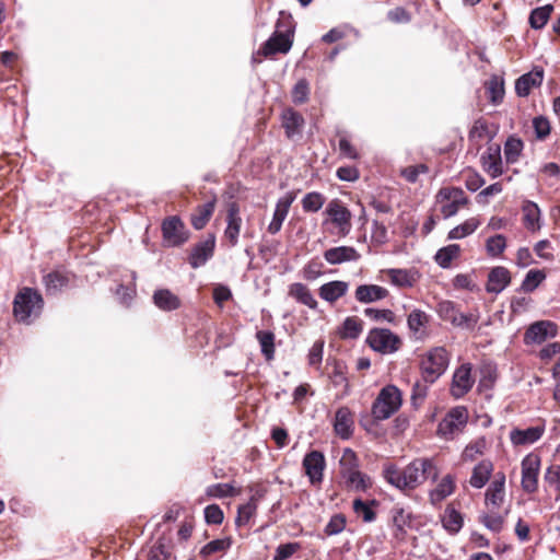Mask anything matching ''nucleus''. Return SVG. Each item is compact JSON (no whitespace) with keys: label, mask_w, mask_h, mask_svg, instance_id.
<instances>
[{"label":"nucleus","mask_w":560,"mask_h":560,"mask_svg":"<svg viewBox=\"0 0 560 560\" xmlns=\"http://www.w3.org/2000/svg\"><path fill=\"white\" fill-rule=\"evenodd\" d=\"M439 474L432 458H417L402 469L388 465L383 470L386 481L399 490H413L428 479L436 480Z\"/></svg>","instance_id":"f257e3e1"},{"label":"nucleus","mask_w":560,"mask_h":560,"mask_svg":"<svg viewBox=\"0 0 560 560\" xmlns=\"http://www.w3.org/2000/svg\"><path fill=\"white\" fill-rule=\"evenodd\" d=\"M339 465L340 475L345 479L348 488L357 491H365L372 486L371 478L359 470V459L351 448H346L342 452Z\"/></svg>","instance_id":"f03ea898"},{"label":"nucleus","mask_w":560,"mask_h":560,"mask_svg":"<svg viewBox=\"0 0 560 560\" xmlns=\"http://www.w3.org/2000/svg\"><path fill=\"white\" fill-rule=\"evenodd\" d=\"M43 305L44 301L38 291L23 288L14 298L13 314L18 320L27 323L40 314Z\"/></svg>","instance_id":"7ed1b4c3"},{"label":"nucleus","mask_w":560,"mask_h":560,"mask_svg":"<svg viewBox=\"0 0 560 560\" xmlns=\"http://www.w3.org/2000/svg\"><path fill=\"white\" fill-rule=\"evenodd\" d=\"M400 390L394 385H387L381 389L372 405V416L376 421L390 418L401 406Z\"/></svg>","instance_id":"20e7f679"},{"label":"nucleus","mask_w":560,"mask_h":560,"mask_svg":"<svg viewBox=\"0 0 560 560\" xmlns=\"http://www.w3.org/2000/svg\"><path fill=\"white\" fill-rule=\"evenodd\" d=\"M448 352L444 347H434L422 355L420 369L427 383H434L447 369Z\"/></svg>","instance_id":"39448f33"},{"label":"nucleus","mask_w":560,"mask_h":560,"mask_svg":"<svg viewBox=\"0 0 560 560\" xmlns=\"http://www.w3.org/2000/svg\"><path fill=\"white\" fill-rule=\"evenodd\" d=\"M292 37L289 16L281 13L276 32L261 48L262 55L268 57L275 54H287L292 47Z\"/></svg>","instance_id":"423d86ee"},{"label":"nucleus","mask_w":560,"mask_h":560,"mask_svg":"<svg viewBox=\"0 0 560 560\" xmlns=\"http://www.w3.org/2000/svg\"><path fill=\"white\" fill-rule=\"evenodd\" d=\"M365 341L372 350L381 354L395 353L402 346L401 338L387 328L371 329Z\"/></svg>","instance_id":"0eeeda50"},{"label":"nucleus","mask_w":560,"mask_h":560,"mask_svg":"<svg viewBox=\"0 0 560 560\" xmlns=\"http://www.w3.org/2000/svg\"><path fill=\"white\" fill-rule=\"evenodd\" d=\"M435 198L445 219L455 215L462 207L468 205V198L458 187H443L438 191Z\"/></svg>","instance_id":"6e6552de"},{"label":"nucleus","mask_w":560,"mask_h":560,"mask_svg":"<svg viewBox=\"0 0 560 560\" xmlns=\"http://www.w3.org/2000/svg\"><path fill=\"white\" fill-rule=\"evenodd\" d=\"M467 420V409L462 406L455 407L451 409L439 423L438 434L445 440H452L463 431Z\"/></svg>","instance_id":"1a4fd4ad"},{"label":"nucleus","mask_w":560,"mask_h":560,"mask_svg":"<svg viewBox=\"0 0 560 560\" xmlns=\"http://www.w3.org/2000/svg\"><path fill=\"white\" fill-rule=\"evenodd\" d=\"M325 214L328 217V221L337 229L338 235L345 237L350 233L352 214L340 200H331L325 209Z\"/></svg>","instance_id":"9d476101"},{"label":"nucleus","mask_w":560,"mask_h":560,"mask_svg":"<svg viewBox=\"0 0 560 560\" xmlns=\"http://www.w3.org/2000/svg\"><path fill=\"white\" fill-rule=\"evenodd\" d=\"M438 312L443 320L460 328L471 329L478 322V316L474 313H462L455 304L450 301H443L439 304Z\"/></svg>","instance_id":"9b49d317"},{"label":"nucleus","mask_w":560,"mask_h":560,"mask_svg":"<svg viewBox=\"0 0 560 560\" xmlns=\"http://www.w3.org/2000/svg\"><path fill=\"white\" fill-rule=\"evenodd\" d=\"M558 325L551 320H537L530 324L524 334V343L541 345L548 339H552L558 335Z\"/></svg>","instance_id":"f8f14e48"},{"label":"nucleus","mask_w":560,"mask_h":560,"mask_svg":"<svg viewBox=\"0 0 560 560\" xmlns=\"http://www.w3.org/2000/svg\"><path fill=\"white\" fill-rule=\"evenodd\" d=\"M163 240L167 246H180L189 238L184 222L178 217L166 218L162 223Z\"/></svg>","instance_id":"ddd939ff"},{"label":"nucleus","mask_w":560,"mask_h":560,"mask_svg":"<svg viewBox=\"0 0 560 560\" xmlns=\"http://www.w3.org/2000/svg\"><path fill=\"white\" fill-rule=\"evenodd\" d=\"M540 457L536 454H528L522 460V487L526 492H535L538 483Z\"/></svg>","instance_id":"4468645a"},{"label":"nucleus","mask_w":560,"mask_h":560,"mask_svg":"<svg viewBox=\"0 0 560 560\" xmlns=\"http://www.w3.org/2000/svg\"><path fill=\"white\" fill-rule=\"evenodd\" d=\"M326 460L323 453L312 451L303 458V468L312 485H319L324 478Z\"/></svg>","instance_id":"2eb2a0df"},{"label":"nucleus","mask_w":560,"mask_h":560,"mask_svg":"<svg viewBox=\"0 0 560 560\" xmlns=\"http://www.w3.org/2000/svg\"><path fill=\"white\" fill-rule=\"evenodd\" d=\"M475 384V378L471 375V365L469 363L462 364L453 374L451 394L455 398L465 396Z\"/></svg>","instance_id":"dca6fc26"},{"label":"nucleus","mask_w":560,"mask_h":560,"mask_svg":"<svg viewBox=\"0 0 560 560\" xmlns=\"http://www.w3.org/2000/svg\"><path fill=\"white\" fill-rule=\"evenodd\" d=\"M214 247L215 236L210 234L205 241L199 242L191 248L188 257L189 265L194 269L203 266L213 256Z\"/></svg>","instance_id":"f3484780"},{"label":"nucleus","mask_w":560,"mask_h":560,"mask_svg":"<svg viewBox=\"0 0 560 560\" xmlns=\"http://www.w3.org/2000/svg\"><path fill=\"white\" fill-rule=\"evenodd\" d=\"M241 228L242 218L240 215V208L236 202H232L228 208L226 228L224 230V238L228 240L231 247L237 245Z\"/></svg>","instance_id":"a211bd4d"},{"label":"nucleus","mask_w":560,"mask_h":560,"mask_svg":"<svg viewBox=\"0 0 560 560\" xmlns=\"http://www.w3.org/2000/svg\"><path fill=\"white\" fill-rule=\"evenodd\" d=\"M505 498V476L498 472L486 491L487 509L498 510L502 506Z\"/></svg>","instance_id":"6ab92c4d"},{"label":"nucleus","mask_w":560,"mask_h":560,"mask_svg":"<svg viewBox=\"0 0 560 560\" xmlns=\"http://www.w3.org/2000/svg\"><path fill=\"white\" fill-rule=\"evenodd\" d=\"M295 197L294 192H287L277 201L272 220L267 229L270 234H277L281 230L282 223L285 220Z\"/></svg>","instance_id":"aec40b11"},{"label":"nucleus","mask_w":560,"mask_h":560,"mask_svg":"<svg viewBox=\"0 0 560 560\" xmlns=\"http://www.w3.org/2000/svg\"><path fill=\"white\" fill-rule=\"evenodd\" d=\"M353 429L354 418L352 411L346 406L338 408L334 420L336 434L342 440H348L352 435Z\"/></svg>","instance_id":"412c9836"},{"label":"nucleus","mask_w":560,"mask_h":560,"mask_svg":"<svg viewBox=\"0 0 560 560\" xmlns=\"http://www.w3.org/2000/svg\"><path fill=\"white\" fill-rule=\"evenodd\" d=\"M481 166L483 171L492 178H497L503 174V165L501 159V150L499 145H490L481 155Z\"/></svg>","instance_id":"4be33fe9"},{"label":"nucleus","mask_w":560,"mask_h":560,"mask_svg":"<svg viewBox=\"0 0 560 560\" xmlns=\"http://www.w3.org/2000/svg\"><path fill=\"white\" fill-rule=\"evenodd\" d=\"M544 433V425H535L525 429L515 428L510 432V440L514 446H526L540 440Z\"/></svg>","instance_id":"5701e85b"},{"label":"nucleus","mask_w":560,"mask_h":560,"mask_svg":"<svg viewBox=\"0 0 560 560\" xmlns=\"http://www.w3.org/2000/svg\"><path fill=\"white\" fill-rule=\"evenodd\" d=\"M544 80V70L535 68L533 71L523 74L515 82V92L521 97L529 95L532 89L540 86Z\"/></svg>","instance_id":"b1692460"},{"label":"nucleus","mask_w":560,"mask_h":560,"mask_svg":"<svg viewBox=\"0 0 560 560\" xmlns=\"http://www.w3.org/2000/svg\"><path fill=\"white\" fill-rule=\"evenodd\" d=\"M511 283V273L508 268L497 266L488 275L486 290L489 293L498 294Z\"/></svg>","instance_id":"393cba45"},{"label":"nucleus","mask_w":560,"mask_h":560,"mask_svg":"<svg viewBox=\"0 0 560 560\" xmlns=\"http://www.w3.org/2000/svg\"><path fill=\"white\" fill-rule=\"evenodd\" d=\"M456 489L455 477L445 475L438 485L430 491L429 499L433 505L441 504L446 498L452 495Z\"/></svg>","instance_id":"a878e982"},{"label":"nucleus","mask_w":560,"mask_h":560,"mask_svg":"<svg viewBox=\"0 0 560 560\" xmlns=\"http://www.w3.org/2000/svg\"><path fill=\"white\" fill-rule=\"evenodd\" d=\"M387 289L377 284H361L355 289L354 298L360 303H373L388 296Z\"/></svg>","instance_id":"bb28decb"},{"label":"nucleus","mask_w":560,"mask_h":560,"mask_svg":"<svg viewBox=\"0 0 560 560\" xmlns=\"http://www.w3.org/2000/svg\"><path fill=\"white\" fill-rule=\"evenodd\" d=\"M324 258L330 265H339L347 261L359 260L360 254L354 247L338 246L325 250Z\"/></svg>","instance_id":"cd10ccee"},{"label":"nucleus","mask_w":560,"mask_h":560,"mask_svg":"<svg viewBox=\"0 0 560 560\" xmlns=\"http://www.w3.org/2000/svg\"><path fill=\"white\" fill-rule=\"evenodd\" d=\"M430 322V316L422 310H412L407 317L408 329L417 339L427 337V327Z\"/></svg>","instance_id":"c85d7f7f"},{"label":"nucleus","mask_w":560,"mask_h":560,"mask_svg":"<svg viewBox=\"0 0 560 560\" xmlns=\"http://www.w3.org/2000/svg\"><path fill=\"white\" fill-rule=\"evenodd\" d=\"M348 290V282L341 280H334L320 285L318 289V294L320 299L332 304L342 296H345Z\"/></svg>","instance_id":"c756f323"},{"label":"nucleus","mask_w":560,"mask_h":560,"mask_svg":"<svg viewBox=\"0 0 560 560\" xmlns=\"http://www.w3.org/2000/svg\"><path fill=\"white\" fill-rule=\"evenodd\" d=\"M524 226L530 232H537L541 229V211L534 201L526 200L522 206Z\"/></svg>","instance_id":"7c9ffc66"},{"label":"nucleus","mask_w":560,"mask_h":560,"mask_svg":"<svg viewBox=\"0 0 560 560\" xmlns=\"http://www.w3.org/2000/svg\"><path fill=\"white\" fill-rule=\"evenodd\" d=\"M493 472V463L489 459L479 462L471 471L469 485L475 489L483 488Z\"/></svg>","instance_id":"2f4dec72"},{"label":"nucleus","mask_w":560,"mask_h":560,"mask_svg":"<svg viewBox=\"0 0 560 560\" xmlns=\"http://www.w3.org/2000/svg\"><path fill=\"white\" fill-rule=\"evenodd\" d=\"M304 126V118L292 108H287L282 113V127L288 138L300 136Z\"/></svg>","instance_id":"473e14b6"},{"label":"nucleus","mask_w":560,"mask_h":560,"mask_svg":"<svg viewBox=\"0 0 560 560\" xmlns=\"http://www.w3.org/2000/svg\"><path fill=\"white\" fill-rule=\"evenodd\" d=\"M154 305L165 312H171L179 308L180 300L168 289H159L153 293Z\"/></svg>","instance_id":"72a5a7b5"},{"label":"nucleus","mask_w":560,"mask_h":560,"mask_svg":"<svg viewBox=\"0 0 560 560\" xmlns=\"http://www.w3.org/2000/svg\"><path fill=\"white\" fill-rule=\"evenodd\" d=\"M387 275L392 284L399 288H410L417 281V272L408 269H387L383 271Z\"/></svg>","instance_id":"f704fd0d"},{"label":"nucleus","mask_w":560,"mask_h":560,"mask_svg":"<svg viewBox=\"0 0 560 560\" xmlns=\"http://www.w3.org/2000/svg\"><path fill=\"white\" fill-rule=\"evenodd\" d=\"M43 282L48 294H56L70 283V276L66 271L55 270L47 273Z\"/></svg>","instance_id":"c9c22d12"},{"label":"nucleus","mask_w":560,"mask_h":560,"mask_svg":"<svg viewBox=\"0 0 560 560\" xmlns=\"http://www.w3.org/2000/svg\"><path fill=\"white\" fill-rule=\"evenodd\" d=\"M289 295L296 300L299 303L312 310L317 308L318 303L312 294L311 290L301 282L292 283L289 287Z\"/></svg>","instance_id":"e433bc0d"},{"label":"nucleus","mask_w":560,"mask_h":560,"mask_svg":"<svg viewBox=\"0 0 560 560\" xmlns=\"http://www.w3.org/2000/svg\"><path fill=\"white\" fill-rule=\"evenodd\" d=\"M363 330V322L355 317H347L338 329V335L342 339H357Z\"/></svg>","instance_id":"4c0bfd02"},{"label":"nucleus","mask_w":560,"mask_h":560,"mask_svg":"<svg viewBox=\"0 0 560 560\" xmlns=\"http://www.w3.org/2000/svg\"><path fill=\"white\" fill-rule=\"evenodd\" d=\"M215 207V198L199 206L196 212L191 215V225L196 230H201L209 222Z\"/></svg>","instance_id":"58836bf2"},{"label":"nucleus","mask_w":560,"mask_h":560,"mask_svg":"<svg viewBox=\"0 0 560 560\" xmlns=\"http://www.w3.org/2000/svg\"><path fill=\"white\" fill-rule=\"evenodd\" d=\"M462 248L458 244H451L440 248L435 256V262L442 268H448L454 259H457L460 255Z\"/></svg>","instance_id":"ea45409f"},{"label":"nucleus","mask_w":560,"mask_h":560,"mask_svg":"<svg viewBox=\"0 0 560 560\" xmlns=\"http://www.w3.org/2000/svg\"><path fill=\"white\" fill-rule=\"evenodd\" d=\"M488 448V441L486 438L480 436L471 441L463 451L462 458L465 462H474L479 456H482Z\"/></svg>","instance_id":"a19ab883"},{"label":"nucleus","mask_w":560,"mask_h":560,"mask_svg":"<svg viewBox=\"0 0 560 560\" xmlns=\"http://www.w3.org/2000/svg\"><path fill=\"white\" fill-rule=\"evenodd\" d=\"M232 546V539L230 537H224L220 539H214L206 544L200 550V557L203 560H209V558L214 553H223L229 550Z\"/></svg>","instance_id":"79ce46f5"},{"label":"nucleus","mask_w":560,"mask_h":560,"mask_svg":"<svg viewBox=\"0 0 560 560\" xmlns=\"http://www.w3.org/2000/svg\"><path fill=\"white\" fill-rule=\"evenodd\" d=\"M261 497L262 493L257 491L254 495H252L250 500L246 504L238 508L236 517V524L238 526L247 524L252 516L255 515L257 503Z\"/></svg>","instance_id":"37998d69"},{"label":"nucleus","mask_w":560,"mask_h":560,"mask_svg":"<svg viewBox=\"0 0 560 560\" xmlns=\"http://www.w3.org/2000/svg\"><path fill=\"white\" fill-rule=\"evenodd\" d=\"M480 225V221L477 218H469L462 224L455 226L448 232V240H460L470 234H472L478 226Z\"/></svg>","instance_id":"c03bdc74"},{"label":"nucleus","mask_w":560,"mask_h":560,"mask_svg":"<svg viewBox=\"0 0 560 560\" xmlns=\"http://www.w3.org/2000/svg\"><path fill=\"white\" fill-rule=\"evenodd\" d=\"M442 523L447 532L455 534L459 532L463 526V517L454 508L447 506L443 514Z\"/></svg>","instance_id":"a18cd8bd"},{"label":"nucleus","mask_w":560,"mask_h":560,"mask_svg":"<svg viewBox=\"0 0 560 560\" xmlns=\"http://www.w3.org/2000/svg\"><path fill=\"white\" fill-rule=\"evenodd\" d=\"M256 338L266 360H272L275 355V334L269 330H259L256 332Z\"/></svg>","instance_id":"49530a36"},{"label":"nucleus","mask_w":560,"mask_h":560,"mask_svg":"<svg viewBox=\"0 0 560 560\" xmlns=\"http://www.w3.org/2000/svg\"><path fill=\"white\" fill-rule=\"evenodd\" d=\"M546 277L547 276L544 270L530 269L526 273L521 284V289L525 292H533L545 281Z\"/></svg>","instance_id":"de8ad7c7"},{"label":"nucleus","mask_w":560,"mask_h":560,"mask_svg":"<svg viewBox=\"0 0 560 560\" xmlns=\"http://www.w3.org/2000/svg\"><path fill=\"white\" fill-rule=\"evenodd\" d=\"M487 93L489 95V100L493 104H499L502 102L504 96V82L499 77H492L487 82Z\"/></svg>","instance_id":"09e8293b"},{"label":"nucleus","mask_w":560,"mask_h":560,"mask_svg":"<svg viewBox=\"0 0 560 560\" xmlns=\"http://www.w3.org/2000/svg\"><path fill=\"white\" fill-rule=\"evenodd\" d=\"M553 8L550 4L536 8L529 15V23L533 28H541L548 22Z\"/></svg>","instance_id":"8fccbe9b"},{"label":"nucleus","mask_w":560,"mask_h":560,"mask_svg":"<svg viewBox=\"0 0 560 560\" xmlns=\"http://www.w3.org/2000/svg\"><path fill=\"white\" fill-rule=\"evenodd\" d=\"M241 493L240 489H235L231 483H215L207 488L206 494L210 498L234 497Z\"/></svg>","instance_id":"3c124183"},{"label":"nucleus","mask_w":560,"mask_h":560,"mask_svg":"<svg viewBox=\"0 0 560 560\" xmlns=\"http://www.w3.org/2000/svg\"><path fill=\"white\" fill-rule=\"evenodd\" d=\"M372 505H376V501L365 502L361 499L353 501V511L358 517H361L364 522H373L375 520V512Z\"/></svg>","instance_id":"603ef678"},{"label":"nucleus","mask_w":560,"mask_h":560,"mask_svg":"<svg viewBox=\"0 0 560 560\" xmlns=\"http://www.w3.org/2000/svg\"><path fill=\"white\" fill-rule=\"evenodd\" d=\"M506 248V237L502 234L491 236L486 242V250L490 257H499Z\"/></svg>","instance_id":"864d4df0"},{"label":"nucleus","mask_w":560,"mask_h":560,"mask_svg":"<svg viewBox=\"0 0 560 560\" xmlns=\"http://www.w3.org/2000/svg\"><path fill=\"white\" fill-rule=\"evenodd\" d=\"M325 203V197L317 191L308 192L302 199V208L305 212H317Z\"/></svg>","instance_id":"5fc2aeb1"},{"label":"nucleus","mask_w":560,"mask_h":560,"mask_svg":"<svg viewBox=\"0 0 560 560\" xmlns=\"http://www.w3.org/2000/svg\"><path fill=\"white\" fill-rule=\"evenodd\" d=\"M393 524L400 534L405 533V528L410 525L411 514L401 506H395L392 510Z\"/></svg>","instance_id":"6e6d98bb"},{"label":"nucleus","mask_w":560,"mask_h":560,"mask_svg":"<svg viewBox=\"0 0 560 560\" xmlns=\"http://www.w3.org/2000/svg\"><path fill=\"white\" fill-rule=\"evenodd\" d=\"M489 513L481 516L482 524L491 532L499 533L503 528L504 516L500 515L493 509H488Z\"/></svg>","instance_id":"4d7b16f0"},{"label":"nucleus","mask_w":560,"mask_h":560,"mask_svg":"<svg viewBox=\"0 0 560 560\" xmlns=\"http://www.w3.org/2000/svg\"><path fill=\"white\" fill-rule=\"evenodd\" d=\"M523 150V142L516 138H509L504 144V155L508 163H515Z\"/></svg>","instance_id":"13d9d810"},{"label":"nucleus","mask_w":560,"mask_h":560,"mask_svg":"<svg viewBox=\"0 0 560 560\" xmlns=\"http://www.w3.org/2000/svg\"><path fill=\"white\" fill-rule=\"evenodd\" d=\"M488 138H491L488 124L482 119L476 120L469 131V140L479 143Z\"/></svg>","instance_id":"bf43d9fd"},{"label":"nucleus","mask_w":560,"mask_h":560,"mask_svg":"<svg viewBox=\"0 0 560 560\" xmlns=\"http://www.w3.org/2000/svg\"><path fill=\"white\" fill-rule=\"evenodd\" d=\"M171 546L159 539L148 553V560H170Z\"/></svg>","instance_id":"052dcab7"},{"label":"nucleus","mask_w":560,"mask_h":560,"mask_svg":"<svg viewBox=\"0 0 560 560\" xmlns=\"http://www.w3.org/2000/svg\"><path fill=\"white\" fill-rule=\"evenodd\" d=\"M310 85L306 80L302 79L296 82L292 90V101L295 104H304L308 100Z\"/></svg>","instance_id":"680f3d73"},{"label":"nucleus","mask_w":560,"mask_h":560,"mask_svg":"<svg viewBox=\"0 0 560 560\" xmlns=\"http://www.w3.org/2000/svg\"><path fill=\"white\" fill-rule=\"evenodd\" d=\"M364 315L375 322H395V314L390 310H377L368 307L364 310Z\"/></svg>","instance_id":"e2e57ef3"},{"label":"nucleus","mask_w":560,"mask_h":560,"mask_svg":"<svg viewBox=\"0 0 560 560\" xmlns=\"http://www.w3.org/2000/svg\"><path fill=\"white\" fill-rule=\"evenodd\" d=\"M303 278L307 281H314L323 275V264L312 259L302 269Z\"/></svg>","instance_id":"0e129e2a"},{"label":"nucleus","mask_w":560,"mask_h":560,"mask_svg":"<svg viewBox=\"0 0 560 560\" xmlns=\"http://www.w3.org/2000/svg\"><path fill=\"white\" fill-rule=\"evenodd\" d=\"M301 549L299 542H288L279 545L276 549L273 560H287Z\"/></svg>","instance_id":"69168bd1"},{"label":"nucleus","mask_w":560,"mask_h":560,"mask_svg":"<svg viewBox=\"0 0 560 560\" xmlns=\"http://www.w3.org/2000/svg\"><path fill=\"white\" fill-rule=\"evenodd\" d=\"M346 527V517L342 514L331 516L325 527V534L328 536L341 533Z\"/></svg>","instance_id":"338daca9"},{"label":"nucleus","mask_w":560,"mask_h":560,"mask_svg":"<svg viewBox=\"0 0 560 560\" xmlns=\"http://www.w3.org/2000/svg\"><path fill=\"white\" fill-rule=\"evenodd\" d=\"M545 481L560 492V466H550L545 474Z\"/></svg>","instance_id":"774afa93"}]
</instances>
